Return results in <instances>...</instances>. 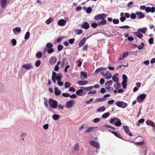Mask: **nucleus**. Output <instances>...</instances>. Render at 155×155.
<instances>
[{
	"label": "nucleus",
	"instance_id": "57",
	"mask_svg": "<svg viewBox=\"0 0 155 155\" xmlns=\"http://www.w3.org/2000/svg\"><path fill=\"white\" fill-rule=\"evenodd\" d=\"M149 43L150 44H152L153 43V38H150L149 39Z\"/></svg>",
	"mask_w": 155,
	"mask_h": 155
},
{
	"label": "nucleus",
	"instance_id": "27",
	"mask_svg": "<svg viewBox=\"0 0 155 155\" xmlns=\"http://www.w3.org/2000/svg\"><path fill=\"white\" fill-rule=\"evenodd\" d=\"M83 90H84L82 89L77 90L76 91V94L77 95L79 96H82L83 95L81 94L83 92Z\"/></svg>",
	"mask_w": 155,
	"mask_h": 155
},
{
	"label": "nucleus",
	"instance_id": "18",
	"mask_svg": "<svg viewBox=\"0 0 155 155\" xmlns=\"http://www.w3.org/2000/svg\"><path fill=\"white\" fill-rule=\"evenodd\" d=\"M81 78L82 80L87 78V74L84 71L81 72Z\"/></svg>",
	"mask_w": 155,
	"mask_h": 155
},
{
	"label": "nucleus",
	"instance_id": "63",
	"mask_svg": "<svg viewBox=\"0 0 155 155\" xmlns=\"http://www.w3.org/2000/svg\"><path fill=\"white\" fill-rule=\"evenodd\" d=\"M126 18L124 16L121 17L120 18V20L121 22H124Z\"/></svg>",
	"mask_w": 155,
	"mask_h": 155
},
{
	"label": "nucleus",
	"instance_id": "5",
	"mask_svg": "<svg viewBox=\"0 0 155 155\" xmlns=\"http://www.w3.org/2000/svg\"><path fill=\"white\" fill-rule=\"evenodd\" d=\"M110 96L109 94H106L104 95L103 97L97 98L95 100L94 103H97L98 102H101L104 101L107 99L106 97H108Z\"/></svg>",
	"mask_w": 155,
	"mask_h": 155
},
{
	"label": "nucleus",
	"instance_id": "41",
	"mask_svg": "<svg viewBox=\"0 0 155 155\" xmlns=\"http://www.w3.org/2000/svg\"><path fill=\"white\" fill-rule=\"evenodd\" d=\"M144 144V142L143 141H142V142H137L134 143L135 144L141 146L142 145H143Z\"/></svg>",
	"mask_w": 155,
	"mask_h": 155
},
{
	"label": "nucleus",
	"instance_id": "53",
	"mask_svg": "<svg viewBox=\"0 0 155 155\" xmlns=\"http://www.w3.org/2000/svg\"><path fill=\"white\" fill-rule=\"evenodd\" d=\"M112 79L114 82H117L118 81V79L115 76H113L112 77Z\"/></svg>",
	"mask_w": 155,
	"mask_h": 155
},
{
	"label": "nucleus",
	"instance_id": "30",
	"mask_svg": "<svg viewBox=\"0 0 155 155\" xmlns=\"http://www.w3.org/2000/svg\"><path fill=\"white\" fill-rule=\"evenodd\" d=\"M105 110V108L104 106H102L101 107H100L98 109H97V111L100 112H103Z\"/></svg>",
	"mask_w": 155,
	"mask_h": 155
},
{
	"label": "nucleus",
	"instance_id": "60",
	"mask_svg": "<svg viewBox=\"0 0 155 155\" xmlns=\"http://www.w3.org/2000/svg\"><path fill=\"white\" fill-rule=\"evenodd\" d=\"M62 95L64 97H68L70 96V94L67 93H62Z\"/></svg>",
	"mask_w": 155,
	"mask_h": 155
},
{
	"label": "nucleus",
	"instance_id": "29",
	"mask_svg": "<svg viewBox=\"0 0 155 155\" xmlns=\"http://www.w3.org/2000/svg\"><path fill=\"white\" fill-rule=\"evenodd\" d=\"M147 30V28H139L138 29V31L141 32L145 34Z\"/></svg>",
	"mask_w": 155,
	"mask_h": 155
},
{
	"label": "nucleus",
	"instance_id": "4",
	"mask_svg": "<svg viewBox=\"0 0 155 155\" xmlns=\"http://www.w3.org/2000/svg\"><path fill=\"white\" fill-rule=\"evenodd\" d=\"M62 77V74L61 73H59L58 74V76L56 78V80L58 82L57 84L60 86H62L63 84V82L61 81Z\"/></svg>",
	"mask_w": 155,
	"mask_h": 155
},
{
	"label": "nucleus",
	"instance_id": "47",
	"mask_svg": "<svg viewBox=\"0 0 155 155\" xmlns=\"http://www.w3.org/2000/svg\"><path fill=\"white\" fill-rule=\"evenodd\" d=\"M41 63V61L40 60H38L35 63V65L36 67H38L40 65Z\"/></svg>",
	"mask_w": 155,
	"mask_h": 155
},
{
	"label": "nucleus",
	"instance_id": "20",
	"mask_svg": "<svg viewBox=\"0 0 155 155\" xmlns=\"http://www.w3.org/2000/svg\"><path fill=\"white\" fill-rule=\"evenodd\" d=\"M107 21L105 19H102L101 21L98 23V25L101 26L102 25H104L107 24Z\"/></svg>",
	"mask_w": 155,
	"mask_h": 155
},
{
	"label": "nucleus",
	"instance_id": "8",
	"mask_svg": "<svg viewBox=\"0 0 155 155\" xmlns=\"http://www.w3.org/2000/svg\"><path fill=\"white\" fill-rule=\"evenodd\" d=\"M22 67L28 70L33 68V67L32 64L30 63H27L26 64H23L22 65Z\"/></svg>",
	"mask_w": 155,
	"mask_h": 155
},
{
	"label": "nucleus",
	"instance_id": "32",
	"mask_svg": "<svg viewBox=\"0 0 155 155\" xmlns=\"http://www.w3.org/2000/svg\"><path fill=\"white\" fill-rule=\"evenodd\" d=\"M53 18H49L47 20L45 21L47 25H49L50 23H51L52 21H53Z\"/></svg>",
	"mask_w": 155,
	"mask_h": 155
},
{
	"label": "nucleus",
	"instance_id": "62",
	"mask_svg": "<svg viewBox=\"0 0 155 155\" xmlns=\"http://www.w3.org/2000/svg\"><path fill=\"white\" fill-rule=\"evenodd\" d=\"M119 28H126V29H128L130 27L129 26L127 25H124L123 26H120L118 27Z\"/></svg>",
	"mask_w": 155,
	"mask_h": 155
},
{
	"label": "nucleus",
	"instance_id": "19",
	"mask_svg": "<svg viewBox=\"0 0 155 155\" xmlns=\"http://www.w3.org/2000/svg\"><path fill=\"white\" fill-rule=\"evenodd\" d=\"M86 41V38H83L79 43V47H82L85 43Z\"/></svg>",
	"mask_w": 155,
	"mask_h": 155
},
{
	"label": "nucleus",
	"instance_id": "26",
	"mask_svg": "<svg viewBox=\"0 0 155 155\" xmlns=\"http://www.w3.org/2000/svg\"><path fill=\"white\" fill-rule=\"evenodd\" d=\"M78 84L81 85L82 86L86 84H87L88 82L87 81H78Z\"/></svg>",
	"mask_w": 155,
	"mask_h": 155
},
{
	"label": "nucleus",
	"instance_id": "37",
	"mask_svg": "<svg viewBox=\"0 0 155 155\" xmlns=\"http://www.w3.org/2000/svg\"><path fill=\"white\" fill-rule=\"evenodd\" d=\"M122 78L123 79V81H123L124 82H127V77L125 74H123L122 76Z\"/></svg>",
	"mask_w": 155,
	"mask_h": 155
},
{
	"label": "nucleus",
	"instance_id": "42",
	"mask_svg": "<svg viewBox=\"0 0 155 155\" xmlns=\"http://www.w3.org/2000/svg\"><path fill=\"white\" fill-rule=\"evenodd\" d=\"M58 75H57V74L54 71L52 72V78H57Z\"/></svg>",
	"mask_w": 155,
	"mask_h": 155
},
{
	"label": "nucleus",
	"instance_id": "11",
	"mask_svg": "<svg viewBox=\"0 0 155 155\" xmlns=\"http://www.w3.org/2000/svg\"><path fill=\"white\" fill-rule=\"evenodd\" d=\"M90 143L91 145L94 146L97 148L99 147V144L96 141L93 140L91 141L90 142Z\"/></svg>",
	"mask_w": 155,
	"mask_h": 155
},
{
	"label": "nucleus",
	"instance_id": "9",
	"mask_svg": "<svg viewBox=\"0 0 155 155\" xmlns=\"http://www.w3.org/2000/svg\"><path fill=\"white\" fill-rule=\"evenodd\" d=\"M74 101L71 100L67 102L66 104V108H70L71 107L74 103Z\"/></svg>",
	"mask_w": 155,
	"mask_h": 155
},
{
	"label": "nucleus",
	"instance_id": "17",
	"mask_svg": "<svg viewBox=\"0 0 155 155\" xmlns=\"http://www.w3.org/2000/svg\"><path fill=\"white\" fill-rule=\"evenodd\" d=\"M97 127H90L87 128V129L85 130V132L86 133H89L93 130H94Z\"/></svg>",
	"mask_w": 155,
	"mask_h": 155
},
{
	"label": "nucleus",
	"instance_id": "36",
	"mask_svg": "<svg viewBox=\"0 0 155 155\" xmlns=\"http://www.w3.org/2000/svg\"><path fill=\"white\" fill-rule=\"evenodd\" d=\"M109 115L110 114L108 112H107L103 114L102 117L103 118H106L109 116Z\"/></svg>",
	"mask_w": 155,
	"mask_h": 155
},
{
	"label": "nucleus",
	"instance_id": "23",
	"mask_svg": "<svg viewBox=\"0 0 155 155\" xmlns=\"http://www.w3.org/2000/svg\"><path fill=\"white\" fill-rule=\"evenodd\" d=\"M54 90V94L58 96L61 94V91L59 90H58V87H55Z\"/></svg>",
	"mask_w": 155,
	"mask_h": 155
},
{
	"label": "nucleus",
	"instance_id": "51",
	"mask_svg": "<svg viewBox=\"0 0 155 155\" xmlns=\"http://www.w3.org/2000/svg\"><path fill=\"white\" fill-rule=\"evenodd\" d=\"M144 45L143 43H142L141 45L139 46H138L137 47V48L139 50H140L142 48H143V46H144Z\"/></svg>",
	"mask_w": 155,
	"mask_h": 155
},
{
	"label": "nucleus",
	"instance_id": "56",
	"mask_svg": "<svg viewBox=\"0 0 155 155\" xmlns=\"http://www.w3.org/2000/svg\"><path fill=\"white\" fill-rule=\"evenodd\" d=\"M100 120V119L99 118H97L94 119L93 121L94 123H97L99 122Z\"/></svg>",
	"mask_w": 155,
	"mask_h": 155
},
{
	"label": "nucleus",
	"instance_id": "31",
	"mask_svg": "<svg viewBox=\"0 0 155 155\" xmlns=\"http://www.w3.org/2000/svg\"><path fill=\"white\" fill-rule=\"evenodd\" d=\"M105 68L103 67H101L97 68L95 71V72L96 73H98L101 71L104 70Z\"/></svg>",
	"mask_w": 155,
	"mask_h": 155
},
{
	"label": "nucleus",
	"instance_id": "48",
	"mask_svg": "<svg viewBox=\"0 0 155 155\" xmlns=\"http://www.w3.org/2000/svg\"><path fill=\"white\" fill-rule=\"evenodd\" d=\"M57 48L58 51H61L63 49V46L62 45L59 44L58 45Z\"/></svg>",
	"mask_w": 155,
	"mask_h": 155
},
{
	"label": "nucleus",
	"instance_id": "59",
	"mask_svg": "<svg viewBox=\"0 0 155 155\" xmlns=\"http://www.w3.org/2000/svg\"><path fill=\"white\" fill-rule=\"evenodd\" d=\"M12 43L13 45L15 46L16 45L17 42L15 39H13L12 40Z\"/></svg>",
	"mask_w": 155,
	"mask_h": 155
},
{
	"label": "nucleus",
	"instance_id": "45",
	"mask_svg": "<svg viewBox=\"0 0 155 155\" xmlns=\"http://www.w3.org/2000/svg\"><path fill=\"white\" fill-rule=\"evenodd\" d=\"M113 81H109L106 82L105 83V85L107 86H110L112 84Z\"/></svg>",
	"mask_w": 155,
	"mask_h": 155
},
{
	"label": "nucleus",
	"instance_id": "43",
	"mask_svg": "<svg viewBox=\"0 0 155 155\" xmlns=\"http://www.w3.org/2000/svg\"><path fill=\"white\" fill-rule=\"evenodd\" d=\"M121 124V121L120 120L116 121L115 123V124H114V125L116 126H117V127H119V126H120Z\"/></svg>",
	"mask_w": 155,
	"mask_h": 155
},
{
	"label": "nucleus",
	"instance_id": "3",
	"mask_svg": "<svg viewBox=\"0 0 155 155\" xmlns=\"http://www.w3.org/2000/svg\"><path fill=\"white\" fill-rule=\"evenodd\" d=\"M116 104L118 107L122 108H125L127 105V104L123 101H118L116 103Z\"/></svg>",
	"mask_w": 155,
	"mask_h": 155
},
{
	"label": "nucleus",
	"instance_id": "28",
	"mask_svg": "<svg viewBox=\"0 0 155 155\" xmlns=\"http://www.w3.org/2000/svg\"><path fill=\"white\" fill-rule=\"evenodd\" d=\"M21 31V29L20 27H17L13 29V31L14 33H16L17 32H20Z\"/></svg>",
	"mask_w": 155,
	"mask_h": 155
},
{
	"label": "nucleus",
	"instance_id": "15",
	"mask_svg": "<svg viewBox=\"0 0 155 155\" xmlns=\"http://www.w3.org/2000/svg\"><path fill=\"white\" fill-rule=\"evenodd\" d=\"M136 14L137 16V18L138 19L143 18L145 17V15L141 12H137Z\"/></svg>",
	"mask_w": 155,
	"mask_h": 155
},
{
	"label": "nucleus",
	"instance_id": "46",
	"mask_svg": "<svg viewBox=\"0 0 155 155\" xmlns=\"http://www.w3.org/2000/svg\"><path fill=\"white\" fill-rule=\"evenodd\" d=\"M70 86L71 84L69 82H66L65 83V87L66 88L68 87H70Z\"/></svg>",
	"mask_w": 155,
	"mask_h": 155
},
{
	"label": "nucleus",
	"instance_id": "54",
	"mask_svg": "<svg viewBox=\"0 0 155 155\" xmlns=\"http://www.w3.org/2000/svg\"><path fill=\"white\" fill-rule=\"evenodd\" d=\"M104 127L106 128H110L112 129L113 130H114L115 129V128L112 127L111 126L107 125H104Z\"/></svg>",
	"mask_w": 155,
	"mask_h": 155
},
{
	"label": "nucleus",
	"instance_id": "55",
	"mask_svg": "<svg viewBox=\"0 0 155 155\" xmlns=\"http://www.w3.org/2000/svg\"><path fill=\"white\" fill-rule=\"evenodd\" d=\"M97 25H98V23L97 24L96 23H93L91 24L92 27L94 28H96Z\"/></svg>",
	"mask_w": 155,
	"mask_h": 155
},
{
	"label": "nucleus",
	"instance_id": "25",
	"mask_svg": "<svg viewBox=\"0 0 155 155\" xmlns=\"http://www.w3.org/2000/svg\"><path fill=\"white\" fill-rule=\"evenodd\" d=\"M134 34L140 38H141L143 36L142 34L138 32H134Z\"/></svg>",
	"mask_w": 155,
	"mask_h": 155
},
{
	"label": "nucleus",
	"instance_id": "39",
	"mask_svg": "<svg viewBox=\"0 0 155 155\" xmlns=\"http://www.w3.org/2000/svg\"><path fill=\"white\" fill-rule=\"evenodd\" d=\"M106 78L107 79H109L111 78L112 75L110 73H106Z\"/></svg>",
	"mask_w": 155,
	"mask_h": 155
},
{
	"label": "nucleus",
	"instance_id": "44",
	"mask_svg": "<svg viewBox=\"0 0 155 155\" xmlns=\"http://www.w3.org/2000/svg\"><path fill=\"white\" fill-rule=\"evenodd\" d=\"M53 118L55 120H57L59 118V116L57 114H54L52 116Z\"/></svg>",
	"mask_w": 155,
	"mask_h": 155
},
{
	"label": "nucleus",
	"instance_id": "40",
	"mask_svg": "<svg viewBox=\"0 0 155 155\" xmlns=\"http://www.w3.org/2000/svg\"><path fill=\"white\" fill-rule=\"evenodd\" d=\"M118 120V119L117 118H113L110 119V123L113 124V122H114L115 120Z\"/></svg>",
	"mask_w": 155,
	"mask_h": 155
},
{
	"label": "nucleus",
	"instance_id": "12",
	"mask_svg": "<svg viewBox=\"0 0 155 155\" xmlns=\"http://www.w3.org/2000/svg\"><path fill=\"white\" fill-rule=\"evenodd\" d=\"M66 23V21L64 19H60L57 22L58 24L60 26H64L65 25Z\"/></svg>",
	"mask_w": 155,
	"mask_h": 155
},
{
	"label": "nucleus",
	"instance_id": "38",
	"mask_svg": "<svg viewBox=\"0 0 155 155\" xmlns=\"http://www.w3.org/2000/svg\"><path fill=\"white\" fill-rule=\"evenodd\" d=\"M42 56V53L41 52H38L36 54V56L38 58H40Z\"/></svg>",
	"mask_w": 155,
	"mask_h": 155
},
{
	"label": "nucleus",
	"instance_id": "7",
	"mask_svg": "<svg viewBox=\"0 0 155 155\" xmlns=\"http://www.w3.org/2000/svg\"><path fill=\"white\" fill-rule=\"evenodd\" d=\"M123 128L124 131L127 134H128L130 136H132L133 135L130 132L129 128L128 126H124Z\"/></svg>",
	"mask_w": 155,
	"mask_h": 155
},
{
	"label": "nucleus",
	"instance_id": "13",
	"mask_svg": "<svg viewBox=\"0 0 155 155\" xmlns=\"http://www.w3.org/2000/svg\"><path fill=\"white\" fill-rule=\"evenodd\" d=\"M109 130L110 132L112 133L114 135L116 136L117 137L120 138L121 139H123V137L121 136L120 134L117 132V131H110V130Z\"/></svg>",
	"mask_w": 155,
	"mask_h": 155
},
{
	"label": "nucleus",
	"instance_id": "61",
	"mask_svg": "<svg viewBox=\"0 0 155 155\" xmlns=\"http://www.w3.org/2000/svg\"><path fill=\"white\" fill-rule=\"evenodd\" d=\"M130 17L132 19H135L136 18V14L133 13L131 14L130 15Z\"/></svg>",
	"mask_w": 155,
	"mask_h": 155
},
{
	"label": "nucleus",
	"instance_id": "14",
	"mask_svg": "<svg viewBox=\"0 0 155 155\" xmlns=\"http://www.w3.org/2000/svg\"><path fill=\"white\" fill-rule=\"evenodd\" d=\"M81 27L84 29H87L89 28V25L87 22H85L81 25Z\"/></svg>",
	"mask_w": 155,
	"mask_h": 155
},
{
	"label": "nucleus",
	"instance_id": "16",
	"mask_svg": "<svg viewBox=\"0 0 155 155\" xmlns=\"http://www.w3.org/2000/svg\"><path fill=\"white\" fill-rule=\"evenodd\" d=\"M0 4L2 8H4L6 6L7 0H0Z\"/></svg>",
	"mask_w": 155,
	"mask_h": 155
},
{
	"label": "nucleus",
	"instance_id": "64",
	"mask_svg": "<svg viewBox=\"0 0 155 155\" xmlns=\"http://www.w3.org/2000/svg\"><path fill=\"white\" fill-rule=\"evenodd\" d=\"M105 82V80L103 78H101L100 81V84H103Z\"/></svg>",
	"mask_w": 155,
	"mask_h": 155
},
{
	"label": "nucleus",
	"instance_id": "52",
	"mask_svg": "<svg viewBox=\"0 0 155 155\" xmlns=\"http://www.w3.org/2000/svg\"><path fill=\"white\" fill-rule=\"evenodd\" d=\"M113 23L114 24H118L119 23V21L118 19H114L113 20Z\"/></svg>",
	"mask_w": 155,
	"mask_h": 155
},
{
	"label": "nucleus",
	"instance_id": "33",
	"mask_svg": "<svg viewBox=\"0 0 155 155\" xmlns=\"http://www.w3.org/2000/svg\"><path fill=\"white\" fill-rule=\"evenodd\" d=\"M79 148V146L78 144V143H76L74 146V150H75L76 151H78Z\"/></svg>",
	"mask_w": 155,
	"mask_h": 155
},
{
	"label": "nucleus",
	"instance_id": "2",
	"mask_svg": "<svg viewBox=\"0 0 155 155\" xmlns=\"http://www.w3.org/2000/svg\"><path fill=\"white\" fill-rule=\"evenodd\" d=\"M107 16V15L104 13L99 14L95 16L94 17V18L96 20L104 19Z\"/></svg>",
	"mask_w": 155,
	"mask_h": 155
},
{
	"label": "nucleus",
	"instance_id": "21",
	"mask_svg": "<svg viewBox=\"0 0 155 155\" xmlns=\"http://www.w3.org/2000/svg\"><path fill=\"white\" fill-rule=\"evenodd\" d=\"M146 122L147 125L151 126L153 127H155V125L153 122L152 121L148 120L146 121Z\"/></svg>",
	"mask_w": 155,
	"mask_h": 155
},
{
	"label": "nucleus",
	"instance_id": "50",
	"mask_svg": "<svg viewBox=\"0 0 155 155\" xmlns=\"http://www.w3.org/2000/svg\"><path fill=\"white\" fill-rule=\"evenodd\" d=\"M92 11V8L91 7H88L86 10V12L87 14L90 13Z\"/></svg>",
	"mask_w": 155,
	"mask_h": 155
},
{
	"label": "nucleus",
	"instance_id": "35",
	"mask_svg": "<svg viewBox=\"0 0 155 155\" xmlns=\"http://www.w3.org/2000/svg\"><path fill=\"white\" fill-rule=\"evenodd\" d=\"M47 48H52L53 47V45L50 43H48L46 45Z\"/></svg>",
	"mask_w": 155,
	"mask_h": 155
},
{
	"label": "nucleus",
	"instance_id": "10",
	"mask_svg": "<svg viewBox=\"0 0 155 155\" xmlns=\"http://www.w3.org/2000/svg\"><path fill=\"white\" fill-rule=\"evenodd\" d=\"M57 58L55 57H51L49 59V61L50 64H54L57 62Z\"/></svg>",
	"mask_w": 155,
	"mask_h": 155
},
{
	"label": "nucleus",
	"instance_id": "1",
	"mask_svg": "<svg viewBox=\"0 0 155 155\" xmlns=\"http://www.w3.org/2000/svg\"><path fill=\"white\" fill-rule=\"evenodd\" d=\"M49 105L51 108L56 109L58 106V103L56 100H54L52 98H50L48 100Z\"/></svg>",
	"mask_w": 155,
	"mask_h": 155
},
{
	"label": "nucleus",
	"instance_id": "24",
	"mask_svg": "<svg viewBox=\"0 0 155 155\" xmlns=\"http://www.w3.org/2000/svg\"><path fill=\"white\" fill-rule=\"evenodd\" d=\"M48 49L47 50L46 48H44V51L45 52L47 51L48 54H51L54 52V49L53 48H52Z\"/></svg>",
	"mask_w": 155,
	"mask_h": 155
},
{
	"label": "nucleus",
	"instance_id": "6",
	"mask_svg": "<svg viewBox=\"0 0 155 155\" xmlns=\"http://www.w3.org/2000/svg\"><path fill=\"white\" fill-rule=\"evenodd\" d=\"M147 96V94H142L139 96L137 98V101L140 102H142L144 99Z\"/></svg>",
	"mask_w": 155,
	"mask_h": 155
},
{
	"label": "nucleus",
	"instance_id": "22",
	"mask_svg": "<svg viewBox=\"0 0 155 155\" xmlns=\"http://www.w3.org/2000/svg\"><path fill=\"white\" fill-rule=\"evenodd\" d=\"M93 87H94L93 86H91L86 87H81V88L84 91H91Z\"/></svg>",
	"mask_w": 155,
	"mask_h": 155
},
{
	"label": "nucleus",
	"instance_id": "49",
	"mask_svg": "<svg viewBox=\"0 0 155 155\" xmlns=\"http://www.w3.org/2000/svg\"><path fill=\"white\" fill-rule=\"evenodd\" d=\"M48 101L46 98H44V104L45 107H47L48 106Z\"/></svg>",
	"mask_w": 155,
	"mask_h": 155
},
{
	"label": "nucleus",
	"instance_id": "58",
	"mask_svg": "<svg viewBox=\"0 0 155 155\" xmlns=\"http://www.w3.org/2000/svg\"><path fill=\"white\" fill-rule=\"evenodd\" d=\"M126 82H124L123 81H122V82L123 87L124 89H126V88L127 86V84H126Z\"/></svg>",
	"mask_w": 155,
	"mask_h": 155
},
{
	"label": "nucleus",
	"instance_id": "34",
	"mask_svg": "<svg viewBox=\"0 0 155 155\" xmlns=\"http://www.w3.org/2000/svg\"><path fill=\"white\" fill-rule=\"evenodd\" d=\"M30 35V33L28 31L25 34V39L26 40H28V38H29V37Z\"/></svg>",
	"mask_w": 155,
	"mask_h": 155
}]
</instances>
